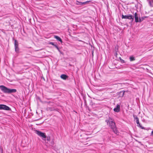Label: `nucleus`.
<instances>
[{
    "label": "nucleus",
    "instance_id": "nucleus-6",
    "mask_svg": "<svg viewBox=\"0 0 153 153\" xmlns=\"http://www.w3.org/2000/svg\"><path fill=\"white\" fill-rule=\"evenodd\" d=\"M14 45L15 51L17 53H18L19 52V49L18 47V43L16 40H15Z\"/></svg>",
    "mask_w": 153,
    "mask_h": 153
},
{
    "label": "nucleus",
    "instance_id": "nucleus-3",
    "mask_svg": "<svg viewBox=\"0 0 153 153\" xmlns=\"http://www.w3.org/2000/svg\"><path fill=\"white\" fill-rule=\"evenodd\" d=\"M35 131L36 133V134L39 136L42 137L43 140H45V139L46 137V136L45 133L37 130H36Z\"/></svg>",
    "mask_w": 153,
    "mask_h": 153
},
{
    "label": "nucleus",
    "instance_id": "nucleus-5",
    "mask_svg": "<svg viewBox=\"0 0 153 153\" xmlns=\"http://www.w3.org/2000/svg\"><path fill=\"white\" fill-rule=\"evenodd\" d=\"M0 109H3L9 111L10 110V108L8 106L4 105H0Z\"/></svg>",
    "mask_w": 153,
    "mask_h": 153
},
{
    "label": "nucleus",
    "instance_id": "nucleus-1",
    "mask_svg": "<svg viewBox=\"0 0 153 153\" xmlns=\"http://www.w3.org/2000/svg\"><path fill=\"white\" fill-rule=\"evenodd\" d=\"M105 121L107 123V124H108L109 127L113 130L115 134H117L118 131L116 127L115 123L114 120L111 117H109L108 120H106Z\"/></svg>",
    "mask_w": 153,
    "mask_h": 153
},
{
    "label": "nucleus",
    "instance_id": "nucleus-14",
    "mask_svg": "<svg viewBox=\"0 0 153 153\" xmlns=\"http://www.w3.org/2000/svg\"><path fill=\"white\" fill-rule=\"evenodd\" d=\"M129 59L131 61H134L135 59L134 57L133 56H130V57Z\"/></svg>",
    "mask_w": 153,
    "mask_h": 153
},
{
    "label": "nucleus",
    "instance_id": "nucleus-4",
    "mask_svg": "<svg viewBox=\"0 0 153 153\" xmlns=\"http://www.w3.org/2000/svg\"><path fill=\"white\" fill-rule=\"evenodd\" d=\"M122 18L125 19H132V21L134 20V18L133 16L131 15H128L124 16L123 15H122Z\"/></svg>",
    "mask_w": 153,
    "mask_h": 153
},
{
    "label": "nucleus",
    "instance_id": "nucleus-13",
    "mask_svg": "<svg viewBox=\"0 0 153 153\" xmlns=\"http://www.w3.org/2000/svg\"><path fill=\"white\" fill-rule=\"evenodd\" d=\"M151 7H153V0H147Z\"/></svg>",
    "mask_w": 153,
    "mask_h": 153
},
{
    "label": "nucleus",
    "instance_id": "nucleus-15",
    "mask_svg": "<svg viewBox=\"0 0 153 153\" xmlns=\"http://www.w3.org/2000/svg\"><path fill=\"white\" fill-rule=\"evenodd\" d=\"M143 19L142 18H139V19L138 20V22H141L143 20Z\"/></svg>",
    "mask_w": 153,
    "mask_h": 153
},
{
    "label": "nucleus",
    "instance_id": "nucleus-21",
    "mask_svg": "<svg viewBox=\"0 0 153 153\" xmlns=\"http://www.w3.org/2000/svg\"><path fill=\"white\" fill-rule=\"evenodd\" d=\"M47 140H48V141H49V140H50V139H48H48H47Z\"/></svg>",
    "mask_w": 153,
    "mask_h": 153
},
{
    "label": "nucleus",
    "instance_id": "nucleus-16",
    "mask_svg": "<svg viewBox=\"0 0 153 153\" xmlns=\"http://www.w3.org/2000/svg\"><path fill=\"white\" fill-rule=\"evenodd\" d=\"M54 46L58 50V51L59 52H60V51L59 50V48H58V47L56 45H55Z\"/></svg>",
    "mask_w": 153,
    "mask_h": 153
},
{
    "label": "nucleus",
    "instance_id": "nucleus-20",
    "mask_svg": "<svg viewBox=\"0 0 153 153\" xmlns=\"http://www.w3.org/2000/svg\"><path fill=\"white\" fill-rule=\"evenodd\" d=\"M120 60H121V62H122L123 63H125V61L124 60H123V59H120Z\"/></svg>",
    "mask_w": 153,
    "mask_h": 153
},
{
    "label": "nucleus",
    "instance_id": "nucleus-10",
    "mask_svg": "<svg viewBox=\"0 0 153 153\" xmlns=\"http://www.w3.org/2000/svg\"><path fill=\"white\" fill-rule=\"evenodd\" d=\"M61 78L64 80H66L68 78V76L65 74H62L60 76Z\"/></svg>",
    "mask_w": 153,
    "mask_h": 153
},
{
    "label": "nucleus",
    "instance_id": "nucleus-11",
    "mask_svg": "<svg viewBox=\"0 0 153 153\" xmlns=\"http://www.w3.org/2000/svg\"><path fill=\"white\" fill-rule=\"evenodd\" d=\"M134 17H135V22H138V18L137 16V13H134Z\"/></svg>",
    "mask_w": 153,
    "mask_h": 153
},
{
    "label": "nucleus",
    "instance_id": "nucleus-9",
    "mask_svg": "<svg viewBox=\"0 0 153 153\" xmlns=\"http://www.w3.org/2000/svg\"><path fill=\"white\" fill-rule=\"evenodd\" d=\"M91 1H87L85 2H79L78 1H77V3H76V4L77 5H79V4H88V3Z\"/></svg>",
    "mask_w": 153,
    "mask_h": 153
},
{
    "label": "nucleus",
    "instance_id": "nucleus-19",
    "mask_svg": "<svg viewBox=\"0 0 153 153\" xmlns=\"http://www.w3.org/2000/svg\"><path fill=\"white\" fill-rule=\"evenodd\" d=\"M85 134L86 135H91V133H90V132H89V133H87V132H86Z\"/></svg>",
    "mask_w": 153,
    "mask_h": 153
},
{
    "label": "nucleus",
    "instance_id": "nucleus-18",
    "mask_svg": "<svg viewBox=\"0 0 153 153\" xmlns=\"http://www.w3.org/2000/svg\"><path fill=\"white\" fill-rule=\"evenodd\" d=\"M49 44L51 45H53L54 46V45H55L54 44V43L53 42H49Z\"/></svg>",
    "mask_w": 153,
    "mask_h": 153
},
{
    "label": "nucleus",
    "instance_id": "nucleus-12",
    "mask_svg": "<svg viewBox=\"0 0 153 153\" xmlns=\"http://www.w3.org/2000/svg\"><path fill=\"white\" fill-rule=\"evenodd\" d=\"M54 38L56 39L57 40L60 42L61 43H62V40L61 39V38L59 37V36H54Z\"/></svg>",
    "mask_w": 153,
    "mask_h": 153
},
{
    "label": "nucleus",
    "instance_id": "nucleus-7",
    "mask_svg": "<svg viewBox=\"0 0 153 153\" xmlns=\"http://www.w3.org/2000/svg\"><path fill=\"white\" fill-rule=\"evenodd\" d=\"M133 117L134 119L136 120V122L137 125H139L140 127L142 129H145L144 127H142L140 125L139 121V119L134 114L133 115Z\"/></svg>",
    "mask_w": 153,
    "mask_h": 153
},
{
    "label": "nucleus",
    "instance_id": "nucleus-17",
    "mask_svg": "<svg viewBox=\"0 0 153 153\" xmlns=\"http://www.w3.org/2000/svg\"><path fill=\"white\" fill-rule=\"evenodd\" d=\"M150 136H151L153 137V130L152 131V132H151V133L150 134Z\"/></svg>",
    "mask_w": 153,
    "mask_h": 153
},
{
    "label": "nucleus",
    "instance_id": "nucleus-8",
    "mask_svg": "<svg viewBox=\"0 0 153 153\" xmlns=\"http://www.w3.org/2000/svg\"><path fill=\"white\" fill-rule=\"evenodd\" d=\"M120 105L117 104V105L116 107L114 109V111L117 112H118L120 111Z\"/></svg>",
    "mask_w": 153,
    "mask_h": 153
},
{
    "label": "nucleus",
    "instance_id": "nucleus-2",
    "mask_svg": "<svg viewBox=\"0 0 153 153\" xmlns=\"http://www.w3.org/2000/svg\"><path fill=\"white\" fill-rule=\"evenodd\" d=\"M1 90L4 93H10L15 92L16 91V89H9L4 85H0Z\"/></svg>",
    "mask_w": 153,
    "mask_h": 153
}]
</instances>
